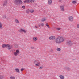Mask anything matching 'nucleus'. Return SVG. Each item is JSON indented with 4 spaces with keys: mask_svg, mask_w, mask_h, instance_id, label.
Wrapping results in <instances>:
<instances>
[{
    "mask_svg": "<svg viewBox=\"0 0 79 79\" xmlns=\"http://www.w3.org/2000/svg\"><path fill=\"white\" fill-rule=\"evenodd\" d=\"M56 44H61L64 42V38L62 36H59L54 40Z\"/></svg>",
    "mask_w": 79,
    "mask_h": 79,
    "instance_id": "f257e3e1",
    "label": "nucleus"
},
{
    "mask_svg": "<svg viewBox=\"0 0 79 79\" xmlns=\"http://www.w3.org/2000/svg\"><path fill=\"white\" fill-rule=\"evenodd\" d=\"M2 48H7V49L10 50H11L12 48H13V46L10 45L9 44H3L2 45Z\"/></svg>",
    "mask_w": 79,
    "mask_h": 79,
    "instance_id": "f03ea898",
    "label": "nucleus"
},
{
    "mask_svg": "<svg viewBox=\"0 0 79 79\" xmlns=\"http://www.w3.org/2000/svg\"><path fill=\"white\" fill-rule=\"evenodd\" d=\"M20 53V51L19 49H17L15 50V51L13 52V54L14 56H16Z\"/></svg>",
    "mask_w": 79,
    "mask_h": 79,
    "instance_id": "7ed1b4c3",
    "label": "nucleus"
},
{
    "mask_svg": "<svg viewBox=\"0 0 79 79\" xmlns=\"http://www.w3.org/2000/svg\"><path fill=\"white\" fill-rule=\"evenodd\" d=\"M67 44L68 46H73V43H72V41L69 40L67 42Z\"/></svg>",
    "mask_w": 79,
    "mask_h": 79,
    "instance_id": "20e7f679",
    "label": "nucleus"
},
{
    "mask_svg": "<svg viewBox=\"0 0 79 79\" xmlns=\"http://www.w3.org/2000/svg\"><path fill=\"white\" fill-rule=\"evenodd\" d=\"M60 7L62 11H65L64 8V5H60Z\"/></svg>",
    "mask_w": 79,
    "mask_h": 79,
    "instance_id": "39448f33",
    "label": "nucleus"
},
{
    "mask_svg": "<svg viewBox=\"0 0 79 79\" xmlns=\"http://www.w3.org/2000/svg\"><path fill=\"white\" fill-rule=\"evenodd\" d=\"M18 31L19 32H23L24 33H26V31L25 29H23L22 28L18 30Z\"/></svg>",
    "mask_w": 79,
    "mask_h": 79,
    "instance_id": "423d86ee",
    "label": "nucleus"
},
{
    "mask_svg": "<svg viewBox=\"0 0 79 79\" xmlns=\"http://www.w3.org/2000/svg\"><path fill=\"white\" fill-rule=\"evenodd\" d=\"M56 38V37L55 36H51L49 37V39L50 40H55Z\"/></svg>",
    "mask_w": 79,
    "mask_h": 79,
    "instance_id": "0eeeda50",
    "label": "nucleus"
},
{
    "mask_svg": "<svg viewBox=\"0 0 79 79\" xmlns=\"http://www.w3.org/2000/svg\"><path fill=\"white\" fill-rule=\"evenodd\" d=\"M68 19L69 21H73V17L72 16H69L68 17Z\"/></svg>",
    "mask_w": 79,
    "mask_h": 79,
    "instance_id": "6e6552de",
    "label": "nucleus"
},
{
    "mask_svg": "<svg viewBox=\"0 0 79 79\" xmlns=\"http://www.w3.org/2000/svg\"><path fill=\"white\" fill-rule=\"evenodd\" d=\"M38 40V38L36 36H34L33 38V40L34 42H36Z\"/></svg>",
    "mask_w": 79,
    "mask_h": 79,
    "instance_id": "1a4fd4ad",
    "label": "nucleus"
},
{
    "mask_svg": "<svg viewBox=\"0 0 79 79\" xmlns=\"http://www.w3.org/2000/svg\"><path fill=\"white\" fill-rule=\"evenodd\" d=\"M48 0V5H52V2H53L52 0Z\"/></svg>",
    "mask_w": 79,
    "mask_h": 79,
    "instance_id": "9d476101",
    "label": "nucleus"
},
{
    "mask_svg": "<svg viewBox=\"0 0 79 79\" xmlns=\"http://www.w3.org/2000/svg\"><path fill=\"white\" fill-rule=\"evenodd\" d=\"M23 3L24 4H28L29 3V0H24L23 1Z\"/></svg>",
    "mask_w": 79,
    "mask_h": 79,
    "instance_id": "9b49d317",
    "label": "nucleus"
},
{
    "mask_svg": "<svg viewBox=\"0 0 79 79\" xmlns=\"http://www.w3.org/2000/svg\"><path fill=\"white\" fill-rule=\"evenodd\" d=\"M15 23H17V24H19L20 23L19 21L17 19H15Z\"/></svg>",
    "mask_w": 79,
    "mask_h": 79,
    "instance_id": "f8f14e48",
    "label": "nucleus"
},
{
    "mask_svg": "<svg viewBox=\"0 0 79 79\" xmlns=\"http://www.w3.org/2000/svg\"><path fill=\"white\" fill-rule=\"evenodd\" d=\"M47 20V18L44 17L42 19L41 21L42 22H45Z\"/></svg>",
    "mask_w": 79,
    "mask_h": 79,
    "instance_id": "ddd939ff",
    "label": "nucleus"
},
{
    "mask_svg": "<svg viewBox=\"0 0 79 79\" xmlns=\"http://www.w3.org/2000/svg\"><path fill=\"white\" fill-rule=\"evenodd\" d=\"M7 3H8L7 1H5L3 3V6H5L7 5Z\"/></svg>",
    "mask_w": 79,
    "mask_h": 79,
    "instance_id": "4468645a",
    "label": "nucleus"
},
{
    "mask_svg": "<svg viewBox=\"0 0 79 79\" xmlns=\"http://www.w3.org/2000/svg\"><path fill=\"white\" fill-rule=\"evenodd\" d=\"M19 0H15V4H16L17 5H19Z\"/></svg>",
    "mask_w": 79,
    "mask_h": 79,
    "instance_id": "2eb2a0df",
    "label": "nucleus"
},
{
    "mask_svg": "<svg viewBox=\"0 0 79 79\" xmlns=\"http://www.w3.org/2000/svg\"><path fill=\"white\" fill-rule=\"evenodd\" d=\"M15 70L17 73H20V71H19V69L18 68H16L15 69Z\"/></svg>",
    "mask_w": 79,
    "mask_h": 79,
    "instance_id": "dca6fc26",
    "label": "nucleus"
},
{
    "mask_svg": "<svg viewBox=\"0 0 79 79\" xmlns=\"http://www.w3.org/2000/svg\"><path fill=\"white\" fill-rule=\"evenodd\" d=\"M29 12H30L31 13H34V10L31 9L29 10Z\"/></svg>",
    "mask_w": 79,
    "mask_h": 79,
    "instance_id": "f3484780",
    "label": "nucleus"
},
{
    "mask_svg": "<svg viewBox=\"0 0 79 79\" xmlns=\"http://www.w3.org/2000/svg\"><path fill=\"white\" fill-rule=\"evenodd\" d=\"M3 27L2 26V23H1V22H0V29H3Z\"/></svg>",
    "mask_w": 79,
    "mask_h": 79,
    "instance_id": "a211bd4d",
    "label": "nucleus"
},
{
    "mask_svg": "<svg viewBox=\"0 0 79 79\" xmlns=\"http://www.w3.org/2000/svg\"><path fill=\"white\" fill-rule=\"evenodd\" d=\"M59 77L61 79H64V77L63 75H60Z\"/></svg>",
    "mask_w": 79,
    "mask_h": 79,
    "instance_id": "6ab92c4d",
    "label": "nucleus"
},
{
    "mask_svg": "<svg viewBox=\"0 0 79 79\" xmlns=\"http://www.w3.org/2000/svg\"><path fill=\"white\" fill-rule=\"evenodd\" d=\"M35 65L37 66H40V62L38 61L37 63L35 64Z\"/></svg>",
    "mask_w": 79,
    "mask_h": 79,
    "instance_id": "aec40b11",
    "label": "nucleus"
},
{
    "mask_svg": "<svg viewBox=\"0 0 79 79\" xmlns=\"http://www.w3.org/2000/svg\"><path fill=\"white\" fill-rule=\"evenodd\" d=\"M29 3H32L34 2V0H29Z\"/></svg>",
    "mask_w": 79,
    "mask_h": 79,
    "instance_id": "412c9836",
    "label": "nucleus"
},
{
    "mask_svg": "<svg viewBox=\"0 0 79 79\" xmlns=\"http://www.w3.org/2000/svg\"><path fill=\"white\" fill-rule=\"evenodd\" d=\"M46 26H47V27L48 28V29H50V26L48 25V23H46Z\"/></svg>",
    "mask_w": 79,
    "mask_h": 79,
    "instance_id": "4be33fe9",
    "label": "nucleus"
},
{
    "mask_svg": "<svg viewBox=\"0 0 79 79\" xmlns=\"http://www.w3.org/2000/svg\"><path fill=\"white\" fill-rule=\"evenodd\" d=\"M56 50L58 52H60L61 51V48H57Z\"/></svg>",
    "mask_w": 79,
    "mask_h": 79,
    "instance_id": "5701e85b",
    "label": "nucleus"
},
{
    "mask_svg": "<svg viewBox=\"0 0 79 79\" xmlns=\"http://www.w3.org/2000/svg\"><path fill=\"white\" fill-rule=\"evenodd\" d=\"M19 4H23V1L21 0H19Z\"/></svg>",
    "mask_w": 79,
    "mask_h": 79,
    "instance_id": "b1692460",
    "label": "nucleus"
},
{
    "mask_svg": "<svg viewBox=\"0 0 79 79\" xmlns=\"http://www.w3.org/2000/svg\"><path fill=\"white\" fill-rule=\"evenodd\" d=\"M77 3V2H76V1H73L72 2V3H73V4H75V3Z\"/></svg>",
    "mask_w": 79,
    "mask_h": 79,
    "instance_id": "393cba45",
    "label": "nucleus"
},
{
    "mask_svg": "<svg viewBox=\"0 0 79 79\" xmlns=\"http://www.w3.org/2000/svg\"><path fill=\"white\" fill-rule=\"evenodd\" d=\"M3 78H4L3 75H0V79H3Z\"/></svg>",
    "mask_w": 79,
    "mask_h": 79,
    "instance_id": "a878e982",
    "label": "nucleus"
},
{
    "mask_svg": "<svg viewBox=\"0 0 79 79\" xmlns=\"http://www.w3.org/2000/svg\"><path fill=\"white\" fill-rule=\"evenodd\" d=\"M10 79H15V77L14 76H10Z\"/></svg>",
    "mask_w": 79,
    "mask_h": 79,
    "instance_id": "bb28decb",
    "label": "nucleus"
},
{
    "mask_svg": "<svg viewBox=\"0 0 79 79\" xmlns=\"http://www.w3.org/2000/svg\"><path fill=\"white\" fill-rule=\"evenodd\" d=\"M15 48H18V45L17 44H15Z\"/></svg>",
    "mask_w": 79,
    "mask_h": 79,
    "instance_id": "cd10ccee",
    "label": "nucleus"
},
{
    "mask_svg": "<svg viewBox=\"0 0 79 79\" xmlns=\"http://www.w3.org/2000/svg\"><path fill=\"white\" fill-rule=\"evenodd\" d=\"M56 29L57 31H60V30H61V28H56Z\"/></svg>",
    "mask_w": 79,
    "mask_h": 79,
    "instance_id": "c85d7f7f",
    "label": "nucleus"
},
{
    "mask_svg": "<svg viewBox=\"0 0 79 79\" xmlns=\"http://www.w3.org/2000/svg\"><path fill=\"white\" fill-rule=\"evenodd\" d=\"M26 7L24 6H22V8H23V9H25Z\"/></svg>",
    "mask_w": 79,
    "mask_h": 79,
    "instance_id": "c756f323",
    "label": "nucleus"
},
{
    "mask_svg": "<svg viewBox=\"0 0 79 79\" xmlns=\"http://www.w3.org/2000/svg\"><path fill=\"white\" fill-rule=\"evenodd\" d=\"M41 26H42V27H43V26H44V23H42L41 24Z\"/></svg>",
    "mask_w": 79,
    "mask_h": 79,
    "instance_id": "7c9ffc66",
    "label": "nucleus"
},
{
    "mask_svg": "<svg viewBox=\"0 0 79 79\" xmlns=\"http://www.w3.org/2000/svg\"><path fill=\"white\" fill-rule=\"evenodd\" d=\"M37 62H38V61H37V60H35L34 62V63L35 64V63H37Z\"/></svg>",
    "mask_w": 79,
    "mask_h": 79,
    "instance_id": "2f4dec72",
    "label": "nucleus"
},
{
    "mask_svg": "<svg viewBox=\"0 0 79 79\" xmlns=\"http://www.w3.org/2000/svg\"><path fill=\"white\" fill-rule=\"evenodd\" d=\"M3 18H4V19H5V18H6V15H4L3 17Z\"/></svg>",
    "mask_w": 79,
    "mask_h": 79,
    "instance_id": "473e14b6",
    "label": "nucleus"
},
{
    "mask_svg": "<svg viewBox=\"0 0 79 79\" xmlns=\"http://www.w3.org/2000/svg\"><path fill=\"white\" fill-rule=\"evenodd\" d=\"M77 28H78V29H79V24H77Z\"/></svg>",
    "mask_w": 79,
    "mask_h": 79,
    "instance_id": "72a5a7b5",
    "label": "nucleus"
},
{
    "mask_svg": "<svg viewBox=\"0 0 79 79\" xmlns=\"http://www.w3.org/2000/svg\"><path fill=\"white\" fill-rule=\"evenodd\" d=\"M34 27L35 29H37V28H38V27L36 25Z\"/></svg>",
    "mask_w": 79,
    "mask_h": 79,
    "instance_id": "f704fd0d",
    "label": "nucleus"
},
{
    "mask_svg": "<svg viewBox=\"0 0 79 79\" xmlns=\"http://www.w3.org/2000/svg\"><path fill=\"white\" fill-rule=\"evenodd\" d=\"M43 67H40L39 68L40 69H42Z\"/></svg>",
    "mask_w": 79,
    "mask_h": 79,
    "instance_id": "c9c22d12",
    "label": "nucleus"
},
{
    "mask_svg": "<svg viewBox=\"0 0 79 79\" xmlns=\"http://www.w3.org/2000/svg\"><path fill=\"white\" fill-rule=\"evenodd\" d=\"M24 69L23 68L21 69V71H23V70H24Z\"/></svg>",
    "mask_w": 79,
    "mask_h": 79,
    "instance_id": "e433bc0d",
    "label": "nucleus"
},
{
    "mask_svg": "<svg viewBox=\"0 0 79 79\" xmlns=\"http://www.w3.org/2000/svg\"><path fill=\"white\" fill-rule=\"evenodd\" d=\"M38 26L39 27H40V26H41V24L40 25V24H38Z\"/></svg>",
    "mask_w": 79,
    "mask_h": 79,
    "instance_id": "4c0bfd02",
    "label": "nucleus"
},
{
    "mask_svg": "<svg viewBox=\"0 0 79 79\" xmlns=\"http://www.w3.org/2000/svg\"><path fill=\"white\" fill-rule=\"evenodd\" d=\"M59 2H61V0H58Z\"/></svg>",
    "mask_w": 79,
    "mask_h": 79,
    "instance_id": "58836bf2",
    "label": "nucleus"
},
{
    "mask_svg": "<svg viewBox=\"0 0 79 79\" xmlns=\"http://www.w3.org/2000/svg\"><path fill=\"white\" fill-rule=\"evenodd\" d=\"M31 49H34V48L33 47H31Z\"/></svg>",
    "mask_w": 79,
    "mask_h": 79,
    "instance_id": "ea45409f",
    "label": "nucleus"
},
{
    "mask_svg": "<svg viewBox=\"0 0 79 79\" xmlns=\"http://www.w3.org/2000/svg\"><path fill=\"white\" fill-rule=\"evenodd\" d=\"M67 70H68V71H69V70H70V69L69 68H68L67 69Z\"/></svg>",
    "mask_w": 79,
    "mask_h": 79,
    "instance_id": "a19ab883",
    "label": "nucleus"
},
{
    "mask_svg": "<svg viewBox=\"0 0 79 79\" xmlns=\"http://www.w3.org/2000/svg\"><path fill=\"white\" fill-rule=\"evenodd\" d=\"M51 52H53V50L52 49H51Z\"/></svg>",
    "mask_w": 79,
    "mask_h": 79,
    "instance_id": "79ce46f5",
    "label": "nucleus"
},
{
    "mask_svg": "<svg viewBox=\"0 0 79 79\" xmlns=\"http://www.w3.org/2000/svg\"><path fill=\"white\" fill-rule=\"evenodd\" d=\"M28 11H29V10H28Z\"/></svg>",
    "mask_w": 79,
    "mask_h": 79,
    "instance_id": "37998d69",
    "label": "nucleus"
}]
</instances>
